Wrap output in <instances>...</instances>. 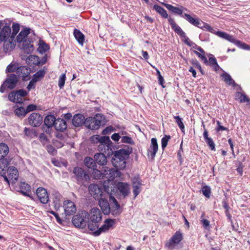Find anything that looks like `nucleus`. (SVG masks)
<instances>
[{"label":"nucleus","mask_w":250,"mask_h":250,"mask_svg":"<svg viewBox=\"0 0 250 250\" xmlns=\"http://www.w3.org/2000/svg\"><path fill=\"white\" fill-rule=\"evenodd\" d=\"M89 191L95 199H98L102 195V190L97 185L91 184L89 186Z\"/></svg>","instance_id":"nucleus-21"},{"label":"nucleus","mask_w":250,"mask_h":250,"mask_svg":"<svg viewBox=\"0 0 250 250\" xmlns=\"http://www.w3.org/2000/svg\"><path fill=\"white\" fill-rule=\"evenodd\" d=\"M182 17L185 18L187 21L194 26L198 28L201 27V23H202V21L200 19L193 17L190 15L186 13L184 14V16H182Z\"/></svg>","instance_id":"nucleus-25"},{"label":"nucleus","mask_w":250,"mask_h":250,"mask_svg":"<svg viewBox=\"0 0 250 250\" xmlns=\"http://www.w3.org/2000/svg\"><path fill=\"white\" fill-rule=\"evenodd\" d=\"M174 119L176 124L178 125L179 128L181 129L182 132H185V126L182 122V119L179 116H174Z\"/></svg>","instance_id":"nucleus-50"},{"label":"nucleus","mask_w":250,"mask_h":250,"mask_svg":"<svg viewBox=\"0 0 250 250\" xmlns=\"http://www.w3.org/2000/svg\"><path fill=\"white\" fill-rule=\"evenodd\" d=\"M204 215L205 213H203L201 216V223L205 229L209 230L210 229V222L208 220L203 218Z\"/></svg>","instance_id":"nucleus-52"},{"label":"nucleus","mask_w":250,"mask_h":250,"mask_svg":"<svg viewBox=\"0 0 250 250\" xmlns=\"http://www.w3.org/2000/svg\"><path fill=\"white\" fill-rule=\"evenodd\" d=\"M116 167L109 168L108 167L107 174L105 177L109 180H113L116 177H120L121 175V172Z\"/></svg>","instance_id":"nucleus-27"},{"label":"nucleus","mask_w":250,"mask_h":250,"mask_svg":"<svg viewBox=\"0 0 250 250\" xmlns=\"http://www.w3.org/2000/svg\"><path fill=\"white\" fill-rule=\"evenodd\" d=\"M215 34L217 35L218 37L223 39L226 40L232 43H234L235 40V39L232 36L230 35L225 32L216 31Z\"/></svg>","instance_id":"nucleus-32"},{"label":"nucleus","mask_w":250,"mask_h":250,"mask_svg":"<svg viewBox=\"0 0 250 250\" xmlns=\"http://www.w3.org/2000/svg\"><path fill=\"white\" fill-rule=\"evenodd\" d=\"M104 152H102L95 155L94 159L95 162L99 165L104 166L107 163L106 157L104 154Z\"/></svg>","instance_id":"nucleus-29"},{"label":"nucleus","mask_w":250,"mask_h":250,"mask_svg":"<svg viewBox=\"0 0 250 250\" xmlns=\"http://www.w3.org/2000/svg\"><path fill=\"white\" fill-rule=\"evenodd\" d=\"M115 223V221L114 219H106L104 222V224L100 227L96 231L94 232V236H99L102 232L108 231L113 226Z\"/></svg>","instance_id":"nucleus-11"},{"label":"nucleus","mask_w":250,"mask_h":250,"mask_svg":"<svg viewBox=\"0 0 250 250\" xmlns=\"http://www.w3.org/2000/svg\"><path fill=\"white\" fill-rule=\"evenodd\" d=\"M193 52L195 54L198 58H199L201 61H202L205 64L208 63V59L207 57L205 56V55H203V54L200 53L198 51L194 50Z\"/></svg>","instance_id":"nucleus-57"},{"label":"nucleus","mask_w":250,"mask_h":250,"mask_svg":"<svg viewBox=\"0 0 250 250\" xmlns=\"http://www.w3.org/2000/svg\"><path fill=\"white\" fill-rule=\"evenodd\" d=\"M0 42H4L3 50L7 52L14 49L15 40L11 35V29L9 26L4 25L0 29Z\"/></svg>","instance_id":"nucleus-2"},{"label":"nucleus","mask_w":250,"mask_h":250,"mask_svg":"<svg viewBox=\"0 0 250 250\" xmlns=\"http://www.w3.org/2000/svg\"><path fill=\"white\" fill-rule=\"evenodd\" d=\"M21 193L24 195L29 196L30 192V186L24 182L21 183L20 185Z\"/></svg>","instance_id":"nucleus-43"},{"label":"nucleus","mask_w":250,"mask_h":250,"mask_svg":"<svg viewBox=\"0 0 250 250\" xmlns=\"http://www.w3.org/2000/svg\"><path fill=\"white\" fill-rule=\"evenodd\" d=\"M182 239V233L180 231H177L169 241L166 243L165 246L169 250H173L176 248Z\"/></svg>","instance_id":"nucleus-9"},{"label":"nucleus","mask_w":250,"mask_h":250,"mask_svg":"<svg viewBox=\"0 0 250 250\" xmlns=\"http://www.w3.org/2000/svg\"><path fill=\"white\" fill-rule=\"evenodd\" d=\"M17 74L22 77L23 81H27L29 79L28 77L30 74V69L26 66H21L18 69Z\"/></svg>","instance_id":"nucleus-19"},{"label":"nucleus","mask_w":250,"mask_h":250,"mask_svg":"<svg viewBox=\"0 0 250 250\" xmlns=\"http://www.w3.org/2000/svg\"><path fill=\"white\" fill-rule=\"evenodd\" d=\"M110 201H112L114 205L110 207V212L113 215L117 216L122 213V210L120 204L116 199L113 196H110Z\"/></svg>","instance_id":"nucleus-18"},{"label":"nucleus","mask_w":250,"mask_h":250,"mask_svg":"<svg viewBox=\"0 0 250 250\" xmlns=\"http://www.w3.org/2000/svg\"><path fill=\"white\" fill-rule=\"evenodd\" d=\"M16 96H18L17 95L16 91V92L12 91V92H11L9 94L8 99L10 101L16 103Z\"/></svg>","instance_id":"nucleus-59"},{"label":"nucleus","mask_w":250,"mask_h":250,"mask_svg":"<svg viewBox=\"0 0 250 250\" xmlns=\"http://www.w3.org/2000/svg\"><path fill=\"white\" fill-rule=\"evenodd\" d=\"M92 171V175L94 179H100L105 177L107 174L108 167H103L102 171H100L95 167H94Z\"/></svg>","instance_id":"nucleus-22"},{"label":"nucleus","mask_w":250,"mask_h":250,"mask_svg":"<svg viewBox=\"0 0 250 250\" xmlns=\"http://www.w3.org/2000/svg\"><path fill=\"white\" fill-rule=\"evenodd\" d=\"M235 45L240 47V48L243 49L244 50H250V45H248L243 42L239 40H237L236 39L235 40V41L233 43Z\"/></svg>","instance_id":"nucleus-47"},{"label":"nucleus","mask_w":250,"mask_h":250,"mask_svg":"<svg viewBox=\"0 0 250 250\" xmlns=\"http://www.w3.org/2000/svg\"><path fill=\"white\" fill-rule=\"evenodd\" d=\"M163 4L170 11L172 12L173 13L180 15L182 17V16H184L183 14V12L184 10H187V9L182 6H180V7H175L171 4H167V3H163Z\"/></svg>","instance_id":"nucleus-17"},{"label":"nucleus","mask_w":250,"mask_h":250,"mask_svg":"<svg viewBox=\"0 0 250 250\" xmlns=\"http://www.w3.org/2000/svg\"><path fill=\"white\" fill-rule=\"evenodd\" d=\"M63 207L66 216L73 215L77 210L75 204L70 200L64 201L63 203Z\"/></svg>","instance_id":"nucleus-12"},{"label":"nucleus","mask_w":250,"mask_h":250,"mask_svg":"<svg viewBox=\"0 0 250 250\" xmlns=\"http://www.w3.org/2000/svg\"><path fill=\"white\" fill-rule=\"evenodd\" d=\"M66 79L65 74H62L59 78V82H58V85L60 88H62L65 83Z\"/></svg>","instance_id":"nucleus-56"},{"label":"nucleus","mask_w":250,"mask_h":250,"mask_svg":"<svg viewBox=\"0 0 250 250\" xmlns=\"http://www.w3.org/2000/svg\"><path fill=\"white\" fill-rule=\"evenodd\" d=\"M46 70V67L44 66L43 69L39 70L33 75L32 79L37 82L40 81L44 77Z\"/></svg>","instance_id":"nucleus-36"},{"label":"nucleus","mask_w":250,"mask_h":250,"mask_svg":"<svg viewBox=\"0 0 250 250\" xmlns=\"http://www.w3.org/2000/svg\"><path fill=\"white\" fill-rule=\"evenodd\" d=\"M13 31L11 32L13 38L15 40V36L20 30V24L19 23H13L12 25Z\"/></svg>","instance_id":"nucleus-54"},{"label":"nucleus","mask_w":250,"mask_h":250,"mask_svg":"<svg viewBox=\"0 0 250 250\" xmlns=\"http://www.w3.org/2000/svg\"><path fill=\"white\" fill-rule=\"evenodd\" d=\"M36 82V81L32 79L27 86V89L28 91H30L31 89H34L35 88Z\"/></svg>","instance_id":"nucleus-63"},{"label":"nucleus","mask_w":250,"mask_h":250,"mask_svg":"<svg viewBox=\"0 0 250 250\" xmlns=\"http://www.w3.org/2000/svg\"><path fill=\"white\" fill-rule=\"evenodd\" d=\"M142 185V181L139 179H137L136 181H133V193L134 198L141 192Z\"/></svg>","instance_id":"nucleus-30"},{"label":"nucleus","mask_w":250,"mask_h":250,"mask_svg":"<svg viewBox=\"0 0 250 250\" xmlns=\"http://www.w3.org/2000/svg\"><path fill=\"white\" fill-rule=\"evenodd\" d=\"M170 139V136L169 135H165L163 138H162L161 140V144H162V148L164 150L166 146L167 145V143L169 139Z\"/></svg>","instance_id":"nucleus-55"},{"label":"nucleus","mask_w":250,"mask_h":250,"mask_svg":"<svg viewBox=\"0 0 250 250\" xmlns=\"http://www.w3.org/2000/svg\"><path fill=\"white\" fill-rule=\"evenodd\" d=\"M158 145L156 138H152L151 139V144L149 148L147 150V155H150L152 160H153L158 151Z\"/></svg>","instance_id":"nucleus-16"},{"label":"nucleus","mask_w":250,"mask_h":250,"mask_svg":"<svg viewBox=\"0 0 250 250\" xmlns=\"http://www.w3.org/2000/svg\"><path fill=\"white\" fill-rule=\"evenodd\" d=\"M128 155V152L125 149L116 151L112 159V163L115 167L124 169L126 167L125 157Z\"/></svg>","instance_id":"nucleus-3"},{"label":"nucleus","mask_w":250,"mask_h":250,"mask_svg":"<svg viewBox=\"0 0 250 250\" xmlns=\"http://www.w3.org/2000/svg\"><path fill=\"white\" fill-rule=\"evenodd\" d=\"M73 34L79 43L83 45L84 40V35L79 30L77 29H74Z\"/></svg>","instance_id":"nucleus-38"},{"label":"nucleus","mask_w":250,"mask_h":250,"mask_svg":"<svg viewBox=\"0 0 250 250\" xmlns=\"http://www.w3.org/2000/svg\"><path fill=\"white\" fill-rule=\"evenodd\" d=\"M54 126L56 130L63 132L67 128L66 122L64 119L58 118L56 120Z\"/></svg>","instance_id":"nucleus-26"},{"label":"nucleus","mask_w":250,"mask_h":250,"mask_svg":"<svg viewBox=\"0 0 250 250\" xmlns=\"http://www.w3.org/2000/svg\"><path fill=\"white\" fill-rule=\"evenodd\" d=\"M9 147L5 143L0 144V160L3 159L9 153Z\"/></svg>","instance_id":"nucleus-39"},{"label":"nucleus","mask_w":250,"mask_h":250,"mask_svg":"<svg viewBox=\"0 0 250 250\" xmlns=\"http://www.w3.org/2000/svg\"><path fill=\"white\" fill-rule=\"evenodd\" d=\"M15 113L19 117H24L27 114V112L26 109L23 107H18L15 109Z\"/></svg>","instance_id":"nucleus-48"},{"label":"nucleus","mask_w":250,"mask_h":250,"mask_svg":"<svg viewBox=\"0 0 250 250\" xmlns=\"http://www.w3.org/2000/svg\"><path fill=\"white\" fill-rule=\"evenodd\" d=\"M153 9L158 13L163 18L165 19H169L168 14L166 10L158 4H155L153 6ZM170 17H169L170 18Z\"/></svg>","instance_id":"nucleus-40"},{"label":"nucleus","mask_w":250,"mask_h":250,"mask_svg":"<svg viewBox=\"0 0 250 250\" xmlns=\"http://www.w3.org/2000/svg\"><path fill=\"white\" fill-rule=\"evenodd\" d=\"M168 23L170 24L172 29L180 37L184 39V42L188 46H190L192 42L186 36V33L182 30L181 28L175 22L174 20L170 17L168 20Z\"/></svg>","instance_id":"nucleus-7"},{"label":"nucleus","mask_w":250,"mask_h":250,"mask_svg":"<svg viewBox=\"0 0 250 250\" xmlns=\"http://www.w3.org/2000/svg\"><path fill=\"white\" fill-rule=\"evenodd\" d=\"M19 67L17 64L11 63L7 66L6 69V73H11L16 71L17 74Z\"/></svg>","instance_id":"nucleus-49"},{"label":"nucleus","mask_w":250,"mask_h":250,"mask_svg":"<svg viewBox=\"0 0 250 250\" xmlns=\"http://www.w3.org/2000/svg\"><path fill=\"white\" fill-rule=\"evenodd\" d=\"M202 192L203 195L207 198H209L210 196L211 189L209 186H205L202 188Z\"/></svg>","instance_id":"nucleus-53"},{"label":"nucleus","mask_w":250,"mask_h":250,"mask_svg":"<svg viewBox=\"0 0 250 250\" xmlns=\"http://www.w3.org/2000/svg\"><path fill=\"white\" fill-rule=\"evenodd\" d=\"M26 62L30 66L38 65L40 64V58L36 55H30L26 59Z\"/></svg>","instance_id":"nucleus-33"},{"label":"nucleus","mask_w":250,"mask_h":250,"mask_svg":"<svg viewBox=\"0 0 250 250\" xmlns=\"http://www.w3.org/2000/svg\"><path fill=\"white\" fill-rule=\"evenodd\" d=\"M42 117L36 112L32 113L28 117V123L33 127L39 126L42 124Z\"/></svg>","instance_id":"nucleus-13"},{"label":"nucleus","mask_w":250,"mask_h":250,"mask_svg":"<svg viewBox=\"0 0 250 250\" xmlns=\"http://www.w3.org/2000/svg\"><path fill=\"white\" fill-rule=\"evenodd\" d=\"M113 130V128L111 126H108L104 128L102 131V134L105 135L110 133Z\"/></svg>","instance_id":"nucleus-64"},{"label":"nucleus","mask_w":250,"mask_h":250,"mask_svg":"<svg viewBox=\"0 0 250 250\" xmlns=\"http://www.w3.org/2000/svg\"><path fill=\"white\" fill-rule=\"evenodd\" d=\"M221 77L222 78L223 81L229 85H232L233 87H235L237 85V84L235 83V82L231 78L230 75L228 73H223L221 75Z\"/></svg>","instance_id":"nucleus-42"},{"label":"nucleus","mask_w":250,"mask_h":250,"mask_svg":"<svg viewBox=\"0 0 250 250\" xmlns=\"http://www.w3.org/2000/svg\"><path fill=\"white\" fill-rule=\"evenodd\" d=\"M62 195L58 192L53 193V203L54 208L56 210H58L61 206Z\"/></svg>","instance_id":"nucleus-31"},{"label":"nucleus","mask_w":250,"mask_h":250,"mask_svg":"<svg viewBox=\"0 0 250 250\" xmlns=\"http://www.w3.org/2000/svg\"><path fill=\"white\" fill-rule=\"evenodd\" d=\"M122 142L124 143H127L129 144H133L134 142L132 139L127 136H123L121 139Z\"/></svg>","instance_id":"nucleus-58"},{"label":"nucleus","mask_w":250,"mask_h":250,"mask_svg":"<svg viewBox=\"0 0 250 250\" xmlns=\"http://www.w3.org/2000/svg\"><path fill=\"white\" fill-rule=\"evenodd\" d=\"M90 141L99 151L104 152L107 155L113 153V144L108 136L94 135L90 137Z\"/></svg>","instance_id":"nucleus-1"},{"label":"nucleus","mask_w":250,"mask_h":250,"mask_svg":"<svg viewBox=\"0 0 250 250\" xmlns=\"http://www.w3.org/2000/svg\"><path fill=\"white\" fill-rule=\"evenodd\" d=\"M103 116L97 114L94 117H90L86 119L85 126L91 130L98 129L101 125Z\"/></svg>","instance_id":"nucleus-6"},{"label":"nucleus","mask_w":250,"mask_h":250,"mask_svg":"<svg viewBox=\"0 0 250 250\" xmlns=\"http://www.w3.org/2000/svg\"><path fill=\"white\" fill-rule=\"evenodd\" d=\"M37 196L40 201L43 204H46L49 201V195L47 190L42 187H39L36 190Z\"/></svg>","instance_id":"nucleus-14"},{"label":"nucleus","mask_w":250,"mask_h":250,"mask_svg":"<svg viewBox=\"0 0 250 250\" xmlns=\"http://www.w3.org/2000/svg\"><path fill=\"white\" fill-rule=\"evenodd\" d=\"M38 49L40 52L41 53H43L49 49V46L43 41H41L40 42V46Z\"/></svg>","instance_id":"nucleus-51"},{"label":"nucleus","mask_w":250,"mask_h":250,"mask_svg":"<svg viewBox=\"0 0 250 250\" xmlns=\"http://www.w3.org/2000/svg\"><path fill=\"white\" fill-rule=\"evenodd\" d=\"M201 27H199L200 28L215 34L216 31L208 23L202 21V23H201Z\"/></svg>","instance_id":"nucleus-46"},{"label":"nucleus","mask_w":250,"mask_h":250,"mask_svg":"<svg viewBox=\"0 0 250 250\" xmlns=\"http://www.w3.org/2000/svg\"><path fill=\"white\" fill-rule=\"evenodd\" d=\"M182 144H183V142L181 143V144L180 145V147L179 150L177 153V156H178V160H179V162L180 163V164H182L183 162V160L182 157V153L183 151V148H182Z\"/></svg>","instance_id":"nucleus-60"},{"label":"nucleus","mask_w":250,"mask_h":250,"mask_svg":"<svg viewBox=\"0 0 250 250\" xmlns=\"http://www.w3.org/2000/svg\"><path fill=\"white\" fill-rule=\"evenodd\" d=\"M235 99L239 100L240 102H250V99L244 93L240 92H237L235 94Z\"/></svg>","instance_id":"nucleus-44"},{"label":"nucleus","mask_w":250,"mask_h":250,"mask_svg":"<svg viewBox=\"0 0 250 250\" xmlns=\"http://www.w3.org/2000/svg\"><path fill=\"white\" fill-rule=\"evenodd\" d=\"M30 28H24L21 30L17 37V42H21L23 41L25 38L30 34Z\"/></svg>","instance_id":"nucleus-34"},{"label":"nucleus","mask_w":250,"mask_h":250,"mask_svg":"<svg viewBox=\"0 0 250 250\" xmlns=\"http://www.w3.org/2000/svg\"><path fill=\"white\" fill-rule=\"evenodd\" d=\"M89 214L85 210L79 212L76 215L73 216L72 222L77 228H84L87 223Z\"/></svg>","instance_id":"nucleus-4"},{"label":"nucleus","mask_w":250,"mask_h":250,"mask_svg":"<svg viewBox=\"0 0 250 250\" xmlns=\"http://www.w3.org/2000/svg\"><path fill=\"white\" fill-rule=\"evenodd\" d=\"M87 225L88 229L92 232V235H94V232L96 231L99 228L100 223L88 220Z\"/></svg>","instance_id":"nucleus-41"},{"label":"nucleus","mask_w":250,"mask_h":250,"mask_svg":"<svg viewBox=\"0 0 250 250\" xmlns=\"http://www.w3.org/2000/svg\"><path fill=\"white\" fill-rule=\"evenodd\" d=\"M73 173L75 175V178L77 184H83L84 182L88 181L90 178L88 173L83 168L80 167L74 168Z\"/></svg>","instance_id":"nucleus-8"},{"label":"nucleus","mask_w":250,"mask_h":250,"mask_svg":"<svg viewBox=\"0 0 250 250\" xmlns=\"http://www.w3.org/2000/svg\"><path fill=\"white\" fill-rule=\"evenodd\" d=\"M210 57L209 58L208 61V63L205 64L211 66L215 71H217L220 66L217 62V60L212 54H210Z\"/></svg>","instance_id":"nucleus-35"},{"label":"nucleus","mask_w":250,"mask_h":250,"mask_svg":"<svg viewBox=\"0 0 250 250\" xmlns=\"http://www.w3.org/2000/svg\"><path fill=\"white\" fill-rule=\"evenodd\" d=\"M204 140L211 150H215V145L212 139L208 137V131L205 129L203 133Z\"/></svg>","instance_id":"nucleus-28"},{"label":"nucleus","mask_w":250,"mask_h":250,"mask_svg":"<svg viewBox=\"0 0 250 250\" xmlns=\"http://www.w3.org/2000/svg\"><path fill=\"white\" fill-rule=\"evenodd\" d=\"M19 80V78L17 75L15 74H8L5 80L0 87V92L4 93L6 87L10 90L14 89L16 86Z\"/></svg>","instance_id":"nucleus-5"},{"label":"nucleus","mask_w":250,"mask_h":250,"mask_svg":"<svg viewBox=\"0 0 250 250\" xmlns=\"http://www.w3.org/2000/svg\"><path fill=\"white\" fill-rule=\"evenodd\" d=\"M39 140L41 142L44 144L48 142L47 136L44 133H41L39 135Z\"/></svg>","instance_id":"nucleus-61"},{"label":"nucleus","mask_w":250,"mask_h":250,"mask_svg":"<svg viewBox=\"0 0 250 250\" xmlns=\"http://www.w3.org/2000/svg\"><path fill=\"white\" fill-rule=\"evenodd\" d=\"M7 175L5 174L3 176L4 180L9 184V181L14 183L18 180L19 174L18 171L16 168L14 167H10L8 168Z\"/></svg>","instance_id":"nucleus-10"},{"label":"nucleus","mask_w":250,"mask_h":250,"mask_svg":"<svg viewBox=\"0 0 250 250\" xmlns=\"http://www.w3.org/2000/svg\"><path fill=\"white\" fill-rule=\"evenodd\" d=\"M46 150L49 154L52 155H54L57 152V150L55 149V148L50 145H47L46 146Z\"/></svg>","instance_id":"nucleus-62"},{"label":"nucleus","mask_w":250,"mask_h":250,"mask_svg":"<svg viewBox=\"0 0 250 250\" xmlns=\"http://www.w3.org/2000/svg\"><path fill=\"white\" fill-rule=\"evenodd\" d=\"M99 205L104 214H109L110 212V207L107 199L100 198L99 201Z\"/></svg>","instance_id":"nucleus-23"},{"label":"nucleus","mask_w":250,"mask_h":250,"mask_svg":"<svg viewBox=\"0 0 250 250\" xmlns=\"http://www.w3.org/2000/svg\"><path fill=\"white\" fill-rule=\"evenodd\" d=\"M85 119L83 115L80 114H76L72 119V124L76 127H79L85 125Z\"/></svg>","instance_id":"nucleus-24"},{"label":"nucleus","mask_w":250,"mask_h":250,"mask_svg":"<svg viewBox=\"0 0 250 250\" xmlns=\"http://www.w3.org/2000/svg\"><path fill=\"white\" fill-rule=\"evenodd\" d=\"M56 120V119L54 115H47L44 119V124L48 128H50L54 126Z\"/></svg>","instance_id":"nucleus-37"},{"label":"nucleus","mask_w":250,"mask_h":250,"mask_svg":"<svg viewBox=\"0 0 250 250\" xmlns=\"http://www.w3.org/2000/svg\"><path fill=\"white\" fill-rule=\"evenodd\" d=\"M102 218V213L101 210L97 208H91L90 211V214H89L88 220L96 221L97 222H101Z\"/></svg>","instance_id":"nucleus-15"},{"label":"nucleus","mask_w":250,"mask_h":250,"mask_svg":"<svg viewBox=\"0 0 250 250\" xmlns=\"http://www.w3.org/2000/svg\"><path fill=\"white\" fill-rule=\"evenodd\" d=\"M117 187L120 192L124 197L128 196L130 193L129 185L122 182H119L117 185Z\"/></svg>","instance_id":"nucleus-20"},{"label":"nucleus","mask_w":250,"mask_h":250,"mask_svg":"<svg viewBox=\"0 0 250 250\" xmlns=\"http://www.w3.org/2000/svg\"><path fill=\"white\" fill-rule=\"evenodd\" d=\"M84 163L85 166L89 168H94L96 167L95 161L91 157H86L84 159Z\"/></svg>","instance_id":"nucleus-45"}]
</instances>
